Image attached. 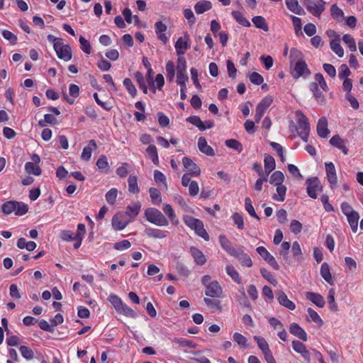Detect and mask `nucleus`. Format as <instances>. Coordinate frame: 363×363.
I'll return each instance as SVG.
<instances>
[{"label":"nucleus","mask_w":363,"mask_h":363,"mask_svg":"<svg viewBox=\"0 0 363 363\" xmlns=\"http://www.w3.org/2000/svg\"><path fill=\"white\" fill-rule=\"evenodd\" d=\"M289 58L292 68L291 74L294 78L298 79L311 74L301 51L292 48L290 51Z\"/></svg>","instance_id":"nucleus-1"},{"label":"nucleus","mask_w":363,"mask_h":363,"mask_svg":"<svg viewBox=\"0 0 363 363\" xmlns=\"http://www.w3.org/2000/svg\"><path fill=\"white\" fill-rule=\"evenodd\" d=\"M201 282L205 286V294L213 298H220L223 294V289L217 281H212L211 277L205 275L201 279Z\"/></svg>","instance_id":"nucleus-2"},{"label":"nucleus","mask_w":363,"mask_h":363,"mask_svg":"<svg viewBox=\"0 0 363 363\" xmlns=\"http://www.w3.org/2000/svg\"><path fill=\"white\" fill-rule=\"evenodd\" d=\"M183 220L189 228L194 230L197 235L201 237L206 241L209 240V235L204 229L203 223L201 220L194 218L191 216L185 215L183 217Z\"/></svg>","instance_id":"nucleus-3"},{"label":"nucleus","mask_w":363,"mask_h":363,"mask_svg":"<svg viewBox=\"0 0 363 363\" xmlns=\"http://www.w3.org/2000/svg\"><path fill=\"white\" fill-rule=\"evenodd\" d=\"M295 114L296 116L298 124V134L303 141L307 142L310 133L308 120L307 117L301 111H296Z\"/></svg>","instance_id":"nucleus-4"},{"label":"nucleus","mask_w":363,"mask_h":363,"mask_svg":"<svg viewBox=\"0 0 363 363\" xmlns=\"http://www.w3.org/2000/svg\"><path fill=\"white\" fill-rule=\"evenodd\" d=\"M145 217L147 221L157 226H167L168 220L157 208H149L145 211Z\"/></svg>","instance_id":"nucleus-5"},{"label":"nucleus","mask_w":363,"mask_h":363,"mask_svg":"<svg viewBox=\"0 0 363 363\" xmlns=\"http://www.w3.org/2000/svg\"><path fill=\"white\" fill-rule=\"evenodd\" d=\"M303 4L312 15L318 17L325 10V2L323 0H320L318 2L313 0H304Z\"/></svg>","instance_id":"nucleus-6"},{"label":"nucleus","mask_w":363,"mask_h":363,"mask_svg":"<svg viewBox=\"0 0 363 363\" xmlns=\"http://www.w3.org/2000/svg\"><path fill=\"white\" fill-rule=\"evenodd\" d=\"M54 49L56 52L57 57L67 62L72 59L71 48L68 45H64L62 40H58L53 45Z\"/></svg>","instance_id":"nucleus-7"},{"label":"nucleus","mask_w":363,"mask_h":363,"mask_svg":"<svg viewBox=\"0 0 363 363\" xmlns=\"http://www.w3.org/2000/svg\"><path fill=\"white\" fill-rule=\"evenodd\" d=\"M307 185V194L312 199H316L317 192L322 190L320 181L317 177L309 178L306 182Z\"/></svg>","instance_id":"nucleus-8"},{"label":"nucleus","mask_w":363,"mask_h":363,"mask_svg":"<svg viewBox=\"0 0 363 363\" xmlns=\"http://www.w3.org/2000/svg\"><path fill=\"white\" fill-rule=\"evenodd\" d=\"M130 222V220L126 219L123 213H118L113 217L111 225L115 230H122Z\"/></svg>","instance_id":"nucleus-9"},{"label":"nucleus","mask_w":363,"mask_h":363,"mask_svg":"<svg viewBox=\"0 0 363 363\" xmlns=\"http://www.w3.org/2000/svg\"><path fill=\"white\" fill-rule=\"evenodd\" d=\"M257 252L275 270L279 269V265L274 257L264 247H258L256 249Z\"/></svg>","instance_id":"nucleus-10"},{"label":"nucleus","mask_w":363,"mask_h":363,"mask_svg":"<svg viewBox=\"0 0 363 363\" xmlns=\"http://www.w3.org/2000/svg\"><path fill=\"white\" fill-rule=\"evenodd\" d=\"M189 48V37L186 33L184 37H180L177 39L175 43V49L177 55L182 56Z\"/></svg>","instance_id":"nucleus-11"},{"label":"nucleus","mask_w":363,"mask_h":363,"mask_svg":"<svg viewBox=\"0 0 363 363\" xmlns=\"http://www.w3.org/2000/svg\"><path fill=\"white\" fill-rule=\"evenodd\" d=\"M182 163L186 171L191 176L198 177L201 174L200 168L189 157H184Z\"/></svg>","instance_id":"nucleus-12"},{"label":"nucleus","mask_w":363,"mask_h":363,"mask_svg":"<svg viewBox=\"0 0 363 363\" xmlns=\"http://www.w3.org/2000/svg\"><path fill=\"white\" fill-rule=\"evenodd\" d=\"M325 166L328 181L331 187L333 188L337 182L335 165L333 162H328L325 163Z\"/></svg>","instance_id":"nucleus-13"},{"label":"nucleus","mask_w":363,"mask_h":363,"mask_svg":"<svg viewBox=\"0 0 363 363\" xmlns=\"http://www.w3.org/2000/svg\"><path fill=\"white\" fill-rule=\"evenodd\" d=\"M330 144L332 146L341 150L344 155H347L348 154V149L346 147V143L339 135L333 136L330 140Z\"/></svg>","instance_id":"nucleus-14"},{"label":"nucleus","mask_w":363,"mask_h":363,"mask_svg":"<svg viewBox=\"0 0 363 363\" xmlns=\"http://www.w3.org/2000/svg\"><path fill=\"white\" fill-rule=\"evenodd\" d=\"M317 133L320 137L323 138L328 136L330 131L328 128V121L325 117L319 119L317 124Z\"/></svg>","instance_id":"nucleus-15"},{"label":"nucleus","mask_w":363,"mask_h":363,"mask_svg":"<svg viewBox=\"0 0 363 363\" xmlns=\"http://www.w3.org/2000/svg\"><path fill=\"white\" fill-rule=\"evenodd\" d=\"M198 147L201 152L208 156H213L215 155L213 149L208 145L206 138L203 137L199 138Z\"/></svg>","instance_id":"nucleus-16"},{"label":"nucleus","mask_w":363,"mask_h":363,"mask_svg":"<svg viewBox=\"0 0 363 363\" xmlns=\"http://www.w3.org/2000/svg\"><path fill=\"white\" fill-rule=\"evenodd\" d=\"M277 300L279 303L289 310H294L296 308L295 304L290 301L286 294L281 291L277 292Z\"/></svg>","instance_id":"nucleus-17"},{"label":"nucleus","mask_w":363,"mask_h":363,"mask_svg":"<svg viewBox=\"0 0 363 363\" xmlns=\"http://www.w3.org/2000/svg\"><path fill=\"white\" fill-rule=\"evenodd\" d=\"M96 148L97 145L95 140H91L89 142V145L84 147L81 155V159L84 161H89L91 159L93 150H96Z\"/></svg>","instance_id":"nucleus-18"},{"label":"nucleus","mask_w":363,"mask_h":363,"mask_svg":"<svg viewBox=\"0 0 363 363\" xmlns=\"http://www.w3.org/2000/svg\"><path fill=\"white\" fill-rule=\"evenodd\" d=\"M289 331L292 335H295L298 338H299L303 341L307 340L306 333L297 323H291L289 327Z\"/></svg>","instance_id":"nucleus-19"},{"label":"nucleus","mask_w":363,"mask_h":363,"mask_svg":"<svg viewBox=\"0 0 363 363\" xmlns=\"http://www.w3.org/2000/svg\"><path fill=\"white\" fill-rule=\"evenodd\" d=\"M219 242L222 248L231 256L236 255L237 250L233 246L230 240L225 236H219Z\"/></svg>","instance_id":"nucleus-20"},{"label":"nucleus","mask_w":363,"mask_h":363,"mask_svg":"<svg viewBox=\"0 0 363 363\" xmlns=\"http://www.w3.org/2000/svg\"><path fill=\"white\" fill-rule=\"evenodd\" d=\"M306 296L308 300H310L320 308H323L325 306V300L323 297L319 294L314 292H306Z\"/></svg>","instance_id":"nucleus-21"},{"label":"nucleus","mask_w":363,"mask_h":363,"mask_svg":"<svg viewBox=\"0 0 363 363\" xmlns=\"http://www.w3.org/2000/svg\"><path fill=\"white\" fill-rule=\"evenodd\" d=\"M233 257H236L243 267H250L252 265L251 258L243 250H237L236 255Z\"/></svg>","instance_id":"nucleus-22"},{"label":"nucleus","mask_w":363,"mask_h":363,"mask_svg":"<svg viewBox=\"0 0 363 363\" xmlns=\"http://www.w3.org/2000/svg\"><path fill=\"white\" fill-rule=\"evenodd\" d=\"M140 208V202H134L126 208L125 214L130 217V221L138 215Z\"/></svg>","instance_id":"nucleus-23"},{"label":"nucleus","mask_w":363,"mask_h":363,"mask_svg":"<svg viewBox=\"0 0 363 363\" xmlns=\"http://www.w3.org/2000/svg\"><path fill=\"white\" fill-rule=\"evenodd\" d=\"M166 30L167 26L162 21H158L155 23V32L157 34L158 38L164 43H166L168 40V38L164 33Z\"/></svg>","instance_id":"nucleus-24"},{"label":"nucleus","mask_w":363,"mask_h":363,"mask_svg":"<svg viewBox=\"0 0 363 363\" xmlns=\"http://www.w3.org/2000/svg\"><path fill=\"white\" fill-rule=\"evenodd\" d=\"M286 5L287 8L293 13L298 15L305 14L303 8L298 4L297 0H286Z\"/></svg>","instance_id":"nucleus-25"},{"label":"nucleus","mask_w":363,"mask_h":363,"mask_svg":"<svg viewBox=\"0 0 363 363\" xmlns=\"http://www.w3.org/2000/svg\"><path fill=\"white\" fill-rule=\"evenodd\" d=\"M69 94L71 97H68L66 94H64L65 99L69 104H72L74 102V99L79 96V88L76 84H70L69 87Z\"/></svg>","instance_id":"nucleus-26"},{"label":"nucleus","mask_w":363,"mask_h":363,"mask_svg":"<svg viewBox=\"0 0 363 363\" xmlns=\"http://www.w3.org/2000/svg\"><path fill=\"white\" fill-rule=\"evenodd\" d=\"M212 7V4L209 1H198L195 6L194 9L197 14H202L204 12L210 10Z\"/></svg>","instance_id":"nucleus-27"},{"label":"nucleus","mask_w":363,"mask_h":363,"mask_svg":"<svg viewBox=\"0 0 363 363\" xmlns=\"http://www.w3.org/2000/svg\"><path fill=\"white\" fill-rule=\"evenodd\" d=\"M145 235L149 238L162 239L167 237L165 232L157 228H147L145 230Z\"/></svg>","instance_id":"nucleus-28"},{"label":"nucleus","mask_w":363,"mask_h":363,"mask_svg":"<svg viewBox=\"0 0 363 363\" xmlns=\"http://www.w3.org/2000/svg\"><path fill=\"white\" fill-rule=\"evenodd\" d=\"M186 69V62L183 56H179L177 65V77H188L185 72Z\"/></svg>","instance_id":"nucleus-29"},{"label":"nucleus","mask_w":363,"mask_h":363,"mask_svg":"<svg viewBox=\"0 0 363 363\" xmlns=\"http://www.w3.org/2000/svg\"><path fill=\"white\" fill-rule=\"evenodd\" d=\"M346 217L352 230L354 233H356L358 229V220L359 219V215L358 212L355 211L350 215H347Z\"/></svg>","instance_id":"nucleus-30"},{"label":"nucleus","mask_w":363,"mask_h":363,"mask_svg":"<svg viewBox=\"0 0 363 363\" xmlns=\"http://www.w3.org/2000/svg\"><path fill=\"white\" fill-rule=\"evenodd\" d=\"M191 254L194 259V261L200 265H203L206 263V259L203 252L197 249L196 247H191Z\"/></svg>","instance_id":"nucleus-31"},{"label":"nucleus","mask_w":363,"mask_h":363,"mask_svg":"<svg viewBox=\"0 0 363 363\" xmlns=\"http://www.w3.org/2000/svg\"><path fill=\"white\" fill-rule=\"evenodd\" d=\"M264 172L267 175H269L276 167L275 160L272 156L266 155L264 156Z\"/></svg>","instance_id":"nucleus-32"},{"label":"nucleus","mask_w":363,"mask_h":363,"mask_svg":"<svg viewBox=\"0 0 363 363\" xmlns=\"http://www.w3.org/2000/svg\"><path fill=\"white\" fill-rule=\"evenodd\" d=\"M320 274L322 277L330 285L333 284L332 275L330 272V268L326 262H323L320 267Z\"/></svg>","instance_id":"nucleus-33"},{"label":"nucleus","mask_w":363,"mask_h":363,"mask_svg":"<svg viewBox=\"0 0 363 363\" xmlns=\"http://www.w3.org/2000/svg\"><path fill=\"white\" fill-rule=\"evenodd\" d=\"M277 193L274 194L272 196V199L277 201H284L285 199V195L286 192V187L284 184L276 185Z\"/></svg>","instance_id":"nucleus-34"},{"label":"nucleus","mask_w":363,"mask_h":363,"mask_svg":"<svg viewBox=\"0 0 363 363\" xmlns=\"http://www.w3.org/2000/svg\"><path fill=\"white\" fill-rule=\"evenodd\" d=\"M252 21L257 28L268 31V25L264 17L261 16H255L252 18Z\"/></svg>","instance_id":"nucleus-35"},{"label":"nucleus","mask_w":363,"mask_h":363,"mask_svg":"<svg viewBox=\"0 0 363 363\" xmlns=\"http://www.w3.org/2000/svg\"><path fill=\"white\" fill-rule=\"evenodd\" d=\"M189 80L188 77H177V83L180 86V96L182 100L186 99V82Z\"/></svg>","instance_id":"nucleus-36"},{"label":"nucleus","mask_w":363,"mask_h":363,"mask_svg":"<svg viewBox=\"0 0 363 363\" xmlns=\"http://www.w3.org/2000/svg\"><path fill=\"white\" fill-rule=\"evenodd\" d=\"M25 169L26 172L30 174L38 176L41 174V169L39 167V166L30 162H28L26 163Z\"/></svg>","instance_id":"nucleus-37"},{"label":"nucleus","mask_w":363,"mask_h":363,"mask_svg":"<svg viewBox=\"0 0 363 363\" xmlns=\"http://www.w3.org/2000/svg\"><path fill=\"white\" fill-rule=\"evenodd\" d=\"M225 270L228 275H229L235 282L238 284H240L241 282V279L240 277L239 273L233 266L227 265L225 267Z\"/></svg>","instance_id":"nucleus-38"},{"label":"nucleus","mask_w":363,"mask_h":363,"mask_svg":"<svg viewBox=\"0 0 363 363\" xmlns=\"http://www.w3.org/2000/svg\"><path fill=\"white\" fill-rule=\"evenodd\" d=\"M232 16L235 19V21L240 23V25L245 26V27H250V23L248 20L246 19V18L244 16V15L240 13V11H233Z\"/></svg>","instance_id":"nucleus-39"},{"label":"nucleus","mask_w":363,"mask_h":363,"mask_svg":"<svg viewBox=\"0 0 363 363\" xmlns=\"http://www.w3.org/2000/svg\"><path fill=\"white\" fill-rule=\"evenodd\" d=\"M118 313L123 314L127 317L130 318H135L137 316L135 311L131 309L130 307H128L126 304L124 303L120 306L118 308H117L116 311Z\"/></svg>","instance_id":"nucleus-40"},{"label":"nucleus","mask_w":363,"mask_h":363,"mask_svg":"<svg viewBox=\"0 0 363 363\" xmlns=\"http://www.w3.org/2000/svg\"><path fill=\"white\" fill-rule=\"evenodd\" d=\"M284 180V176L283 173L280 171H276L274 172L270 177L269 182L271 184L276 185H281L282 184Z\"/></svg>","instance_id":"nucleus-41"},{"label":"nucleus","mask_w":363,"mask_h":363,"mask_svg":"<svg viewBox=\"0 0 363 363\" xmlns=\"http://www.w3.org/2000/svg\"><path fill=\"white\" fill-rule=\"evenodd\" d=\"M146 152L155 164H159L157 151L155 145H149L146 149Z\"/></svg>","instance_id":"nucleus-42"},{"label":"nucleus","mask_w":363,"mask_h":363,"mask_svg":"<svg viewBox=\"0 0 363 363\" xmlns=\"http://www.w3.org/2000/svg\"><path fill=\"white\" fill-rule=\"evenodd\" d=\"M331 50L340 57H342L344 55V50L342 46L340 44L339 40H333L330 43Z\"/></svg>","instance_id":"nucleus-43"},{"label":"nucleus","mask_w":363,"mask_h":363,"mask_svg":"<svg viewBox=\"0 0 363 363\" xmlns=\"http://www.w3.org/2000/svg\"><path fill=\"white\" fill-rule=\"evenodd\" d=\"M233 340L242 349L246 348L247 347V339L239 333H235L233 334Z\"/></svg>","instance_id":"nucleus-44"},{"label":"nucleus","mask_w":363,"mask_h":363,"mask_svg":"<svg viewBox=\"0 0 363 363\" xmlns=\"http://www.w3.org/2000/svg\"><path fill=\"white\" fill-rule=\"evenodd\" d=\"M343 42L348 46L352 52H354L357 50L356 43L354 38L350 34H345L342 37Z\"/></svg>","instance_id":"nucleus-45"},{"label":"nucleus","mask_w":363,"mask_h":363,"mask_svg":"<svg viewBox=\"0 0 363 363\" xmlns=\"http://www.w3.org/2000/svg\"><path fill=\"white\" fill-rule=\"evenodd\" d=\"M165 69L167 72V78L169 82H172L175 74V66L174 62L172 61L167 62Z\"/></svg>","instance_id":"nucleus-46"},{"label":"nucleus","mask_w":363,"mask_h":363,"mask_svg":"<svg viewBox=\"0 0 363 363\" xmlns=\"http://www.w3.org/2000/svg\"><path fill=\"white\" fill-rule=\"evenodd\" d=\"M118 196V190L116 188L111 189L106 194V200L110 205H113L116 201Z\"/></svg>","instance_id":"nucleus-47"},{"label":"nucleus","mask_w":363,"mask_h":363,"mask_svg":"<svg viewBox=\"0 0 363 363\" xmlns=\"http://www.w3.org/2000/svg\"><path fill=\"white\" fill-rule=\"evenodd\" d=\"M15 214L17 216H23L28 212V206L23 202L16 201Z\"/></svg>","instance_id":"nucleus-48"},{"label":"nucleus","mask_w":363,"mask_h":363,"mask_svg":"<svg viewBox=\"0 0 363 363\" xmlns=\"http://www.w3.org/2000/svg\"><path fill=\"white\" fill-rule=\"evenodd\" d=\"M128 182L129 191L133 194L138 193L139 188L138 186L137 177L135 176H130Z\"/></svg>","instance_id":"nucleus-49"},{"label":"nucleus","mask_w":363,"mask_h":363,"mask_svg":"<svg viewBox=\"0 0 363 363\" xmlns=\"http://www.w3.org/2000/svg\"><path fill=\"white\" fill-rule=\"evenodd\" d=\"M225 143L227 147L235 150L239 152H242V144L236 140L229 139L225 140Z\"/></svg>","instance_id":"nucleus-50"},{"label":"nucleus","mask_w":363,"mask_h":363,"mask_svg":"<svg viewBox=\"0 0 363 363\" xmlns=\"http://www.w3.org/2000/svg\"><path fill=\"white\" fill-rule=\"evenodd\" d=\"M328 303L330 304V308L333 311H337L338 310V307L335 300V290L334 289H330L328 291Z\"/></svg>","instance_id":"nucleus-51"},{"label":"nucleus","mask_w":363,"mask_h":363,"mask_svg":"<svg viewBox=\"0 0 363 363\" xmlns=\"http://www.w3.org/2000/svg\"><path fill=\"white\" fill-rule=\"evenodd\" d=\"M254 339L256 340L259 348L262 350V353L269 350V347L267 341L261 337L254 336Z\"/></svg>","instance_id":"nucleus-52"},{"label":"nucleus","mask_w":363,"mask_h":363,"mask_svg":"<svg viewBox=\"0 0 363 363\" xmlns=\"http://www.w3.org/2000/svg\"><path fill=\"white\" fill-rule=\"evenodd\" d=\"M174 342L177 344H178L179 346L183 347H188V348H195L196 344L193 342L192 341H190L189 340L184 339V338H175L174 340Z\"/></svg>","instance_id":"nucleus-53"},{"label":"nucleus","mask_w":363,"mask_h":363,"mask_svg":"<svg viewBox=\"0 0 363 363\" xmlns=\"http://www.w3.org/2000/svg\"><path fill=\"white\" fill-rule=\"evenodd\" d=\"M123 85L126 88L128 93L132 96H135L137 94V89L133 85L132 81L129 78H125L123 80Z\"/></svg>","instance_id":"nucleus-54"},{"label":"nucleus","mask_w":363,"mask_h":363,"mask_svg":"<svg viewBox=\"0 0 363 363\" xmlns=\"http://www.w3.org/2000/svg\"><path fill=\"white\" fill-rule=\"evenodd\" d=\"M307 312H308V318L312 321H313L314 323H317L319 325H321L323 324L322 319L313 309L309 308H308Z\"/></svg>","instance_id":"nucleus-55"},{"label":"nucleus","mask_w":363,"mask_h":363,"mask_svg":"<svg viewBox=\"0 0 363 363\" xmlns=\"http://www.w3.org/2000/svg\"><path fill=\"white\" fill-rule=\"evenodd\" d=\"M15 201H7L2 205V211L7 215L15 212Z\"/></svg>","instance_id":"nucleus-56"},{"label":"nucleus","mask_w":363,"mask_h":363,"mask_svg":"<svg viewBox=\"0 0 363 363\" xmlns=\"http://www.w3.org/2000/svg\"><path fill=\"white\" fill-rule=\"evenodd\" d=\"M186 121L196 126L199 130H204L203 122L201 120V118L199 116H190L186 119Z\"/></svg>","instance_id":"nucleus-57"},{"label":"nucleus","mask_w":363,"mask_h":363,"mask_svg":"<svg viewBox=\"0 0 363 363\" xmlns=\"http://www.w3.org/2000/svg\"><path fill=\"white\" fill-rule=\"evenodd\" d=\"M245 210L247 211V213L252 217L255 218L256 219L259 220V216L255 213L254 207L252 205V201L250 198L245 199Z\"/></svg>","instance_id":"nucleus-58"},{"label":"nucleus","mask_w":363,"mask_h":363,"mask_svg":"<svg viewBox=\"0 0 363 363\" xmlns=\"http://www.w3.org/2000/svg\"><path fill=\"white\" fill-rule=\"evenodd\" d=\"M21 355L26 359H32L34 357L33 350L27 346H21L19 348Z\"/></svg>","instance_id":"nucleus-59"},{"label":"nucleus","mask_w":363,"mask_h":363,"mask_svg":"<svg viewBox=\"0 0 363 363\" xmlns=\"http://www.w3.org/2000/svg\"><path fill=\"white\" fill-rule=\"evenodd\" d=\"M261 274L262 277L264 279H266L269 283H271L274 286H277L278 281L271 272H268L267 269H261Z\"/></svg>","instance_id":"nucleus-60"},{"label":"nucleus","mask_w":363,"mask_h":363,"mask_svg":"<svg viewBox=\"0 0 363 363\" xmlns=\"http://www.w3.org/2000/svg\"><path fill=\"white\" fill-rule=\"evenodd\" d=\"M332 16L337 21H340L344 15L342 9L338 8L335 4L333 5L330 9Z\"/></svg>","instance_id":"nucleus-61"},{"label":"nucleus","mask_w":363,"mask_h":363,"mask_svg":"<svg viewBox=\"0 0 363 363\" xmlns=\"http://www.w3.org/2000/svg\"><path fill=\"white\" fill-rule=\"evenodd\" d=\"M203 301L210 308L220 311L221 306L220 302L216 299H211L208 298H204Z\"/></svg>","instance_id":"nucleus-62"},{"label":"nucleus","mask_w":363,"mask_h":363,"mask_svg":"<svg viewBox=\"0 0 363 363\" xmlns=\"http://www.w3.org/2000/svg\"><path fill=\"white\" fill-rule=\"evenodd\" d=\"M149 191L150 197L153 202L156 204L160 203L162 201V199L159 190H157L155 188H150Z\"/></svg>","instance_id":"nucleus-63"},{"label":"nucleus","mask_w":363,"mask_h":363,"mask_svg":"<svg viewBox=\"0 0 363 363\" xmlns=\"http://www.w3.org/2000/svg\"><path fill=\"white\" fill-rule=\"evenodd\" d=\"M290 230L294 233L298 234L301 232L303 226L302 224L297 220H292L290 223Z\"/></svg>","instance_id":"nucleus-64"}]
</instances>
